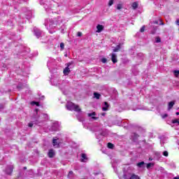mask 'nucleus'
<instances>
[{
	"label": "nucleus",
	"instance_id": "13",
	"mask_svg": "<svg viewBox=\"0 0 179 179\" xmlns=\"http://www.w3.org/2000/svg\"><path fill=\"white\" fill-rule=\"evenodd\" d=\"M57 138H53V141H52L53 146L55 148H59V143H57Z\"/></svg>",
	"mask_w": 179,
	"mask_h": 179
},
{
	"label": "nucleus",
	"instance_id": "40",
	"mask_svg": "<svg viewBox=\"0 0 179 179\" xmlns=\"http://www.w3.org/2000/svg\"><path fill=\"white\" fill-rule=\"evenodd\" d=\"M166 117H167V114H165V115H164L162 116V118H166Z\"/></svg>",
	"mask_w": 179,
	"mask_h": 179
},
{
	"label": "nucleus",
	"instance_id": "8",
	"mask_svg": "<svg viewBox=\"0 0 179 179\" xmlns=\"http://www.w3.org/2000/svg\"><path fill=\"white\" fill-rule=\"evenodd\" d=\"M34 35L36 36V37H37V38H40V37H41V36H43V31H41L38 28L34 29Z\"/></svg>",
	"mask_w": 179,
	"mask_h": 179
},
{
	"label": "nucleus",
	"instance_id": "36",
	"mask_svg": "<svg viewBox=\"0 0 179 179\" xmlns=\"http://www.w3.org/2000/svg\"><path fill=\"white\" fill-rule=\"evenodd\" d=\"M77 36H78V37H82V32L78 31V32L77 33Z\"/></svg>",
	"mask_w": 179,
	"mask_h": 179
},
{
	"label": "nucleus",
	"instance_id": "25",
	"mask_svg": "<svg viewBox=\"0 0 179 179\" xmlns=\"http://www.w3.org/2000/svg\"><path fill=\"white\" fill-rule=\"evenodd\" d=\"M143 164H145L144 162H141L137 164V166L138 167H142L143 166Z\"/></svg>",
	"mask_w": 179,
	"mask_h": 179
},
{
	"label": "nucleus",
	"instance_id": "32",
	"mask_svg": "<svg viewBox=\"0 0 179 179\" xmlns=\"http://www.w3.org/2000/svg\"><path fill=\"white\" fill-rule=\"evenodd\" d=\"M155 41L156 43H160L162 41V39H160V37H157Z\"/></svg>",
	"mask_w": 179,
	"mask_h": 179
},
{
	"label": "nucleus",
	"instance_id": "46",
	"mask_svg": "<svg viewBox=\"0 0 179 179\" xmlns=\"http://www.w3.org/2000/svg\"><path fill=\"white\" fill-rule=\"evenodd\" d=\"M20 87H21L20 85H18V86H17V88H18V89H20Z\"/></svg>",
	"mask_w": 179,
	"mask_h": 179
},
{
	"label": "nucleus",
	"instance_id": "19",
	"mask_svg": "<svg viewBox=\"0 0 179 179\" xmlns=\"http://www.w3.org/2000/svg\"><path fill=\"white\" fill-rule=\"evenodd\" d=\"M13 171V168L12 166H10L9 168L6 169V173L8 174H10V173H12Z\"/></svg>",
	"mask_w": 179,
	"mask_h": 179
},
{
	"label": "nucleus",
	"instance_id": "47",
	"mask_svg": "<svg viewBox=\"0 0 179 179\" xmlns=\"http://www.w3.org/2000/svg\"><path fill=\"white\" fill-rule=\"evenodd\" d=\"M176 115H179V112H177V113H176Z\"/></svg>",
	"mask_w": 179,
	"mask_h": 179
},
{
	"label": "nucleus",
	"instance_id": "45",
	"mask_svg": "<svg viewBox=\"0 0 179 179\" xmlns=\"http://www.w3.org/2000/svg\"><path fill=\"white\" fill-rule=\"evenodd\" d=\"M149 160H150V162H152V160H153V159L150 158Z\"/></svg>",
	"mask_w": 179,
	"mask_h": 179
},
{
	"label": "nucleus",
	"instance_id": "37",
	"mask_svg": "<svg viewBox=\"0 0 179 179\" xmlns=\"http://www.w3.org/2000/svg\"><path fill=\"white\" fill-rule=\"evenodd\" d=\"M33 125H34L33 122H29L28 124V127H29L30 128H31L33 127Z\"/></svg>",
	"mask_w": 179,
	"mask_h": 179
},
{
	"label": "nucleus",
	"instance_id": "10",
	"mask_svg": "<svg viewBox=\"0 0 179 179\" xmlns=\"http://www.w3.org/2000/svg\"><path fill=\"white\" fill-rule=\"evenodd\" d=\"M96 113L93 112L92 113H88V117H91V120L93 121H96V120H99V117H96Z\"/></svg>",
	"mask_w": 179,
	"mask_h": 179
},
{
	"label": "nucleus",
	"instance_id": "31",
	"mask_svg": "<svg viewBox=\"0 0 179 179\" xmlns=\"http://www.w3.org/2000/svg\"><path fill=\"white\" fill-rule=\"evenodd\" d=\"M159 21L160 22L159 23L160 26H164V22H163V20H162V19H159Z\"/></svg>",
	"mask_w": 179,
	"mask_h": 179
},
{
	"label": "nucleus",
	"instance_id": "41",
	"mask_svg": "<svg viewBox=\"0 0 179 179\" xmlns=\"http://www.w3.org/2000/svg\"><path fill=\"white\" fill-rule=\"evenodd\" d=\"M156 156H161L160 153L159 152H156Z\"/></svg>",
	"mask_w": 179,
	"mask_h": 179
},
{
	"label": "nucleus",
	"instance_id": "5",
	"mask_svg": "<svg viewBox=\"0 0 179 179\" xmlns=\"http://www.w3.org/2000/svg\"><path fill=\"white\" fill-rule=\"evenodd\" d=\"M71 65H73V62H71L67 64V66L63 71L64 75L65 76L69 75L71 72V67L69 68V66H71Z\"/></svg>",
	"mask_w": 179,
	"mask_h": 179
},
{
	"label": "nucleus",
	"instance_id": "14",
	"mask_svg": "<svg viewBox=\"0 0 179 179\" xmlns=\"http://www.w3.org/2000/svg\"><path fill=\"white\" fill-rule=\"evenodd\" d=\"M55 155V152H54V150H50L48 152V156L49 157H54V156Z\"/></svg>",
	"mask_w": 179,
	"mask_h": 179
},
{
	"label": "nucleus",
	"instance_id": "30",
	"mask_svg": "<svg viewBox=\"0 0 179 179\" xmlns=\"http://www.w3.org/2000/svg\"><path fill=\"white\" fill-rule=\"evenodd\" d=\"M173 73H174L175 76H178V75H179V71L175 70V71H173Z\"/></svg>",
	"mask_w": 179,
	"mask_h": 179
},
{
	"label": "nucleus",
	"instance_id": "26",
	"mask_svg": "<svg viewBox=\"0 0 179 179\" xmlns=\"http://www.w3.org/2000/svg\"><path fill=\"white\" fill-rule=\"evenodd\" d=\"M162 155H163V156H165V157H169V152L164 151Z\"/></svg>",
	"mask_w": 179,
	"mask_h": 179
},
{
	"label": "nucleus",
	"instance_id": "2",
	"mask_svg": "<svg viewBox=\"0 0 179 179\" xmlns=\"http://www.w3.org/2000/svg\"><path fill=\"white\" fill-rule=\"evenodd\" d=\"M66 108L69 111H76L77 113H80V109L79 108V106L76 105L72 102H67L66 104Z\"/></svg>",
	"mask_w": 179,
	"mask_h": 179
},
{
	"label": "nucleus",
	"instance_id": "18",
	"mask_svg": "<svg viewBox=\"0 0 179 179\" xmlns=\"http://www.w3.org/2000/svg\"><path fill=\"white\" fill-rule=\"evenodd\" d=\"M131 6H132V8H133L134 10L137 9V8H138V2H134V3H132Z\"/></svg>",
	"mask_w": 179,
	"mask_h": 179
},
{
	"label": "nucleus",
	"instance_id": "12",
	"mask_svg": "<svg viewBox=\"0 0 179 179\" xmlns=\"http://www.w3.org/2000/svg\"><path fill=\"white\" fill-rule=\"evenodd\" d=\"M96 29H97L96 33H101V31H103V30L104 29V27L101 24H98L96 26Z\"/></svg>",
	"mask_w": 179,
	"mask_h": 179
},
{
	"label": "nucleus",
	"instance_id": "16",
	"mask_svg": "<svg viewBox=\"0 0 179 179\" xmlns=\"http://www.w3.org/2000/svg\"><path fill=\"white\" fill-rule=\"evenodd\" d=\"M105 107L102 108V111H107L108 110V103L107 102H104Z\"/></svg>",
	"mask_w": 179,
	"mask_h": 179
},
{
	"label": "nucleus",
	"instance_id": "51",
	"mask_svg": "<svg viewBox=\"0 0 179 179\" xmlns=\"http://www.w3.org/2000/svg\"><path fill=\"white\" fill-rule=\"evenodd\" d=\"M80 121H83V120H80Z\"/></svg>",
	"mask_w": 179,
	"mask_h": 179
},
{
	"label": "nucleus",
	"instance_id": "50",
	"mask_svg": "<svg viewBox=\"0 0 179 179\" xmlns=\"http://www.w3.org/2000/svg\"><path fill=\"white\" fill-rule=\"evenodd\" d=\"M36 114H37V110H36Z\"/></svg>",
	"mask_w": 179,
	"mask_h": 179
},
{
	"label": "nucleus",
	"instance_id": "44",
	"mask_svg": "<svg viewBox=\"0 0 179 179\" xmlns=\"http://www.w3.org/2000/svg\"><path fill=\"white\" fill-rule=\"evenodd\" d=\"M101 115L104 116V115H106V113H101Z\"/></svg>",
	"mask_w": 179,
	"mask_h": 179
},
{
	"label": "nucleus",
	"instance_id": "4",
	"mask_svg": "<svg viewBox=\"0 0 179 179\" xmlns=\"http://www.w3.org/2000/svg\"><path fill=\"white\" fill-rule=\"evenodd\" d=\"M41 5H44V8L45 9V11L48 12V13H54V11H52V9L51 8L48 7L49 3H44V0H41L40 2Z\"/></svg>",
	"mask_w": 179,
	"mask_h": 179
},
{
	"label": "nucleus",
	"instance_id": "11",
	"mask_svg": "<svg viewBox=\"0 0 179 179\" xmlns=\"http://www.w3.org/2000/svg\"><path fill=\"white\" fill-rule=\"evenodd\" d=\"M111 61L113 62V64H117V55L115 53H112L111 55Z\"/></svg>",
	"mask_w": 179,
	"mask_h": 179
},
{
	"label": "nucleus",
	"instance_id": "6",
	"mask_svg": "<svg viewBox=\"0 0 179 179\" xmlns=\"http://www.w3.org/2000/svg\"><path fill=\"white\" fill-rule=\"evenodd\" d=\"M50 131H59V123L58 122H53L50 128Z\"/></svg>",
	"mask_w": 179,
	"mask_h": 179
},
{
	"label": "nucleus",
	"instance_id": "23",
	"mask_svg": "<svg viewBox=\"0 0 179 179\" xmlns=\"http://www.w3.org/2000/svg\"><path fill=\"white\" fill-rule=\"evenodd\" d=\"M172 123L178 124V125H179V119H175V120H172Z\"/></svg>",
	"mask_w": 179,
	"mask_h": 179
},
{
	"label": "nucleus",
	"instance_id": "17",
	"mask_svg": "<svg viewBox=\"0 0 179 179\" xmlns=\"http://www.w3.org/2000/svg\"><path fill=\"white\" fill-rule=\"evenodd\" d=\"M121 50V46L120 45H117L116 48L113 49V52H118Z\"/></svg>",
	"mask_w": 179,
	"mask_h": 179
},
{
	"label": "nucleus",
	"instance_id": "21",
	"mask_svg": "<svg viewBox=\"0 0 179 179\" xmlns=\"http://www.w3.org/2000/svg\"><path fill=\"white\" fill-rule=\"evenodd\" d=\"M65 48V44L64 43H60V50L61 51H64V48Z\"/></svg>",
	"mask_w": 179,
	"mask_h": 179
},
{
	"label": "nucleus",
	"instance_id": "24",
	"mask_svg": "<svg viewBox=\"0 0 179 179\" xmlns=\"http://www.w3.org/2000/svg\"><path fill=\"white\" fill-rule=\"evenodd\" d=\"M153 166H155V164H153V163H148L147 164V169H150V167H153Z\"/></svg>",
	"mask_w": 179,
	"mask_h": 179
},
{
	"label": "nucleus",
	"instance_id": "48",
	"mask_svg": "<svg viewBox=\"0 0 179 179\" xmlns=\"http://www.w3.org/2000/svg\"><path fill=\"white\" fill-rule=\"evenodd\" d=\"M26 169H27V167H24V170H26Z\"/></svg>",
	"mask_w": 179,
	"mask_h": 179
},
{
	"label": "nucleus",
	"instance_id": "38",
	"mask_svg": "<svg viewBox=\"0 0 179 179\" xmlns=\"http://www.w3.org/2000/svg\"><path fill=\"white\" fill-rule=\"evenodd\" d=\"M154 24H159V20H155L153 22Z\"/></svg>",
	"mask_w": 179,
	"mask_h": 179
},
{
	"label": "nucleus",
	"instance_id": "3",
	"mask_svg": "<svg viewBox=\"0 0 179 179\" xmlns=\"http://www.w3.org/2000/svg\"><path fill=\"white\" fill-rule=\"evenodd\" d=\"M50 82L52 86H57L58 87H59V89H61V90H62V89L65 87V85H64V81L59 80V78H52L50 80Z\"/></svg>",
	"mask_w": 179,
	"mask_h": 179
},
{
	"label": "nucleus",
	"instance_id": "1",
	"mask_svg": "<svg viewBox=\"0 0 179 179\" xmlns=\"http://www.w3.org/2000/svg\"><path fill=\"white\" fill-rule=\"evenodd\" d=\"M60 23H62V19H61V17H58L57 20L48 18L45 20V26L47 29H48V27L50 29H54L57 24H60Z\"/></svg>",
	"mask_w": 179,
	"mask_h": 179
},
{
	"label": "nucleus",
	"instance_id": "7",
	"mask_svg": "<svg viewBox=\"0 0 179 179\" xmlns=\"http://www.w3.org/2000/svg\"><path fill=\"white\" fill-rule=\"evenodd\" d=\"M123 177L124 179H140L138 175L129 173L128 176L124 174Z\"/></svg>",
	"mask_w": 179,
	"mask_h": 179
},
{
	"label": "nucleus",
	"instance_id": "35",
	"mask_svg": "<svg viewBox=\"0 0 179 179\" xmlns=\"http://www.w3.org/2000/svg\"><path fill=\"white\" fill-rule=\"evenodd\" d=\"M101 62H103V64H106V62H107V59L103 58V59H101Z\"/></svg>",
	"mask_w": 179,
	"mask_h": 179
},
{
	"label": "nucleus",
	"instance_id": "34",
	"mask_svg": "<svg viewBox=\"0 0 179 179\" xmlns=\"http://www.w3.org/2000/svg\"><path fill=\"white\" fill-rule=\"evenodd\" d=\"M141 33H143L145 31V26H143L140 29Z\"/></svg>",
	"mask_w": 179,
	"mask_h": 179
},
{
	"label": "nucleus",
	"instance_id": "49",
	"mask_svg": "<svg viewBox=\"0 0 179 179\" xmlns=\"http://www.w3.org/2000/svg\"><path fill=\"white\" fill-rule=\"evenodd\" d=\"M50 33L51 34H52V32H51V31H50Z\"/></svg>",
	"mask_w": 179,
	"mask_h": 179
},
{
	"label": "nucleus",
	"instance_id": "27",
	"mask_svg": "<svg viewBox=\"0 0 179 179\" xmlns=\"http://www.w3.org/2000/svg\"><path fill=\"white\" fill-rule=\"evenodd\" d=\"M71 176H73V171H70L69 174H68V178H71Z\"/></svg>",
	"mask_w": 179,
	"mask_h": 179
},
{
	"label": "nucleus",
	"instance_id": "28",
	"mask_svg": "<svg viewBox=\"0 0 179 179\" xmlns=\"http://www.w3.org/2000/svg\"><path fill=\"white\" fill-rule=\"evenodd\" d=\"M117 9L118 10L122 9V4H117Z\"/></svg>",
	"mask_w": 179,
	"mask_h": 179
},
{
	"label": "nucleus",
	"instance_id": "22",
	"mask_svg": "<svg viewBox=\"0 0 179 179\" xmlns=\"http://www.w3.org/2000/svg\"><path fill=\"white\" fill-rule=\"evenodd\" d=\"M108 148L109 149H113L114 148V144L111 143H108Z\"/></svg>",
	"mask_w": 179,
	"mask_h": 179
},
{
	"label": "nucleus",
	"instance_id": "29",
	"mask_svg": "<svg viewBox=\"0 0 179 179\" xmlns=\"http://www.w3.org/2000/svg\"><path fill=\"white\" fill-rule=\"evenodd\" d=\"M113 3H114V0H110L108 2V6H112Z\"/></svg>",
	"mask_w": 179,
	"mask_h": 179
},
{
	"label": "nucleus",
	"instance_id": "39",
	"mask_svg": "<svg viewBox=\"0 0 179 179\" xmlns=\"http://www.w3.org/2000/svg\"><path fill=\"white\" fill-rule=\"evenodd\" d=\"M50 64H51V62H50V61H48V64H47L48 68H50Z\"/></svg>",
	"mask_w": 179,
	"mask_h": 179
},
{
	"label": "nucleus",
	"instance_id": "42",
	"mask_svg": "<svg viewBox=\"0 0 179 179\" xmlns=\"http://www.w3.org/2000/svg\"><path fill=\"white\" fill-rule=\"evenodd\" d=\"M33 103H34V104H36V106H39L38 102H33Z\"/></svg>",
	"mask_w": 179,
	"mask_h": 179
},
{
	"label": "nucleus",
	"instance_id": "33",
	"mask_svg": "<svg viewBox=\"0 0 179 179\" xmlns=\"http://www.w3.org/2000/svg\"><path fill=\"white\" fill-rule=\"evenodd\" d=\"M156 30H157V27H155V28H154V30L153 31H152V34H155V33H156Z\"/></svg>",
	"mask_w": 179,
	"mask_h": 179
},
{
	"label": "nucleus",
	"instance_id": "43",
	"mask_svg": "<svg viewBox=\"0 0 179 179\" xmlns=\"http://www.w3.org/2000/svg\"><path fill=\"white\" fill-rule=\"evenodd\" d=\"M173 179H179V176L174 177Z\"/></svg>",
	"mask_w": 179,
	"mask_h": 179
},
{
	"label": "nucleus",
	"instance_id": "15",
	"mask_svg": "<svg viewBox=\"0 0 179 179\" xmlns=\"http://www.w3.org/2000/svg\"><path fill=\"white\" fill-rule=\"evenodd\" d=\"M174 104H175L174 101L169 102V105H168V110H171V108H173Z\"/></svg>",
	"mask_w": 179,
	"mask_h": 179
},
{
	"label": "nucleus",
	"instance_id": "20",
	"mask_svg": "<svg viewBox=\"0 0 179 179\" xmlns=\"http://www.w3.org/2000/svg\"><path fill=\"white\" fill-rule=\"evenodd\" d=\"M101 95L100 94H99V93H97V92H94V97L95 98V99H97V100H99V99H100V96H101Z\"/></svg>",
	"mask_w": 179,
	"mask_h": 179
},
{
	"label": "nucleus",
	"instance_id": "9",
	"mask_svg": "<svg viewBox=\"0 0 179 179\" xmlns=\"http://www.w3.org/2000/svg\"><path fill=\"white\" fill-rule=\"evenodd\" d=\"M87 160H89V159L87 158V156L86 155V154L85 153L81 154L80 162H82V163H86Z\"/></svg>",
	"mask_w": 179,
	"mask_h": 179
}]
</instances>
